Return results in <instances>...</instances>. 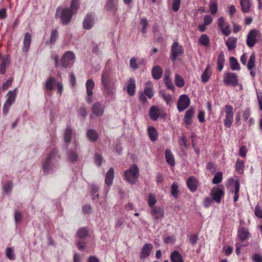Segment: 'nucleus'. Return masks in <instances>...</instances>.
Instances as JSON below:
<instances>
[{"label": "nucleus", "mask_w": 262, "mask_h": 262, "mask_svg": "<svg viewBox=\"0 0 262 262\" xmlns=\"http://www.w3.org/2000/svg\"><path fill=\"white\" fill-rule=\"evenodd\" d=\"M240 4L243 12L248 13L249 12L251 7L250 0H241Z\"/></svg>", "instance_id": "nucleus-32"}, {"label": "nucleus", "mask_w": 262, "mask_h": 262, "mask_svg": "<svg viewBox=\"0 0 262 262\" xmlns=\"http://www.w3.org/2000/svg\"><path fill=\"white\" fill-rule=\"evenodd\" d=\"M178 188V186L176 183H174L172 184L171 188V194L173 196H176L177 195Z\"/></svg>", "instance_id": "nucleus-63"}, {"label": "nucleus", "mask_w": 262, "mask_h": 262, "mask_svg": "<svg viewBox=\"0 0 262 262\" xmlns=\"http://www.w3.org/2000/svg\"><path fill=\"white\" fill-rule=\"evenodd\" d=\"M79 7V0H72L71 3L70 9L73 13L77 12Z\"/></svg>", "instance_id": "nucleus-45"}, {"label": "nucleus", "mask_w": 262, "mask_h": 262, "mask_svg": "<svg viewBox=\"0 0 262 262\" xmlns=\"http://www.w3.org/2000/svg\"><path fill=\"white\" fill-rule=\"evenodd\" d=\"M175 82L177 86L182 88L184 85V80L182 77L180 75L176 74L175 75Z\"/></svg>", "instance_id": "nucleus-44"}, {"label": "nucleus", "mask_w": 262, "mask_h": 262, "mask_svg": "<svg viewBox=\"0 0 262 262\" xmlns=\"http://www.w3.org/2000/svg\"><path fill=\"white\" fill-rule=\"evenodd\" d=\"M225 194V192L223 188L213 187L210 191V195L212 199L214 200L217 203H220L221 199Z\"/></svg>", "instance_id": "nucleus-9"}, {"label": "nucleus", "mask_w": 262, "mask_h": 262, "mask_svg": "<svg viewBox=\"0 0 262 262\" xmlns=\"http://www.w3.org/2000/svg\"><path fill=\"white\" fill-rule=\"evenodd\" d=\"M114 178V170L111 167L107 171L105 179V183L106 185L110 186L113 183Z\"/></svg>", "instance_id": "nucleus-22"}, {"label": "nucleus", "mask_w": 262, "mask_h": 262, "mask_svg": "<svg viewBox=\"0 0 262 262\" xmlns=\"http://www.w3.org/2000/svg\"><path fill=\"white\" fill-rule=\"evenodd\" d=\"M187 185L190 191H195L198 186L197 179L193 176L189 177L187 181Z\"/></svg>", "instance_id": "nucleus-16"}, {"label": "nucleus", "mask_w": 262, "mask_h": 262, "mask_svg": "<svg viewBox=\"0 0 262 262\" xmlns=\"http://www.w3.org/2000/svg\"><path fill=\"white\" fill-rule=\"evenodd\" d=\"M256 94L259 108L261 111H262V92H257Z\"/></svg>", "instance_id": "nucleus-64"}, {"label": "nucleus", "mask_w": 262, "mask_h": 262, "mask_svg": "<svg viewBox=\"0 0 262 262\" xmlns=\"http://www.w3.org/2000/svg\"><path fill=\"white\" fill-rule=\"evenodd\" d=\"M148 134L151 141H155L157 140L158 132L155 127L149 126L147 128Z\"/></svg>", "instance_id": "nucleus-27"}, {"label": "nucleus", "mask_w": 262, "mask_h": 262, "mask_svg": "<svg viewBox=\"0 0 262 262\" xmlns=\"http://www.w3.org/2000/svg\"><path fill=\"white\" fill-rule=\"evenodd\" d=\"M150 214L156 220H161L164 216V211L160 207H152L150 210Z\"/></svg>", "instance_id": "nucleus-12"}, {"label": "nucleus", "mask_w": 262, "mask_h": 262, "mask_svg": "<svg viewBox=\"0 0 262 262\" xmlns=\"http://www.w3.org/2000/svg\"><path fill=\"white\" fill-rule=\"evenodd\" d=\"M183 54V47L179 45L177 41L174 42L171 47V59L172 61H175L178 56L182 55Z\"/></svg>", "instance_id": "nucleus-8"}, {"label": "nucleus", "mask_w": 262, "mask_h": 262, "mask_svg": "<svg viewBox=\"0 0 262 262\" xmlns=\"http://www.w3.org/2000/svg\"><path fill=\"white\" fill-rule=\"evenodd\" d=\"M101 83L103 88V93L108 96H112L115 92V83L106 71L103 72L102 74Z\"/></svg>", "instance_id": "nucleus-1"}, {"label": "nucleus", "mask_w": 262, "mask_h": 262, "mask_svg": "<svg viewBox=\"0 0 262 262\" xmlns=\"http://www.w3.org/2000/svg\"><path fill=\"white\" fill-rule=\"evenodd\" d=\"M67 155L68 159L71 162H74L77 161L78 159V155L75 151L69 150Z\"/></svg>", "instance_id": "nucleus-47"}, {"label": "nucleus", "mask_w": 262, "mask_h": 262, "mask_svg": "<svg viewBox=\"0 0 262 262\" xmlns=\"http://www.w3.org/2000/svg\"><path fill=\"white\" fill-rule=\"evenodd\" d=\"M136 89L135 80L133 78H130L128 82L127 86V92L129 96H133L135 95Z\"/></svg>", "instance_id": "nucleus-24"}, {"label": "nucleus", "mask_w": 262, "mask_h": 262, "mask_svg": "<svg viewBox=\"0 0 262 262\" xmlns=\"http://www.w3.org/2000/svg\"><path fill=\"white\" fill-rule=\"evenodd\" d=\"M152 248V245L151 244H145L142 248V251L140 255L141 259H144L149 255L150 251Z\"/></svg>", "instance_id": "nucleus-17"}, {"label": "nucleus", "mask_w": 262, "mask_h": 262, "mask_svg": "<svg viewBox=\"0 0 262 262\" xmlns=\"http://www.w3.org/2000/svg\"><path fill=\"white\" fill-rule=\"evenodd\" d=\"M226 117H233V107L230 105H226L224 108Z\"/></svg>", "instance_id": "nucleus-46"}, {"label": "nucleus", "mask_w": 262, "mask_h": 262, "mask_svg": "<svg viewBox=\"0 0 262 262\" xmlns=\"http://www.w3.org/2000/svg\"><path fill=\"white\" fill-rule=\"evenodd\" d=\"M147 202L148 205L150 207L151 209L152 208V207H155L156 206H154V205L157 202V200L156 199L155 196L151 193L149 194Z\"/></svg>", "instance_id": "nucleus-52"}, {"label": "nucleus", "mask_w": 262, "mask_h": 262, "mask_svg": "<svg viewBox=\"0 0 262 262\" xmlns=\"http://www.w3.org/2000/svg\"><path fill=\"white\" fill-rule=\"evenodd\" d=\"M10 64V57L8 55L3 56L0 67V73L4 74L6 71V67Z\"/></svg>", "instance_id": "nucleus-23"}, {"label": "nucleus", "mask_w": 262, "mask_h": 262, "mask_svg": "<svg viewBox=\"0 0 262 262\" xmlns=\"http://www.w3.org/2000/svg\"><path fill=\"white\" fill-rule=\"evenodd\" d=\"M224 84L228 86H236L238 82L237 75L234 73H225L223 78Z\"/></svg>", "instance_id": "nucleus-6"}, {"label": "nucleus", "mask_w": 262, "mask_h": 262, "mask_svg": "<svg viewBox=\"0 0 262 262\" xmlns=\"http://www.w3.org/2000/svg\"><path fill=\"white\" fill-rule=\"evenodd\" d=\"M170 72L169 70H167L165 71V75H164V82L167 86V88L169 90H173L174 89V85L173 84L170 79Z\"/></svg>", "instance_id": "nucleus-26"}, {"label": "nucleus", "mask_w": 262, "mask_h": 262, "mask_svg": "<svg viewBox=\"0 0 262 262\" xmlns=\"http://www.w3.org/2000/svg\"><path fill=\"white\" fill-rule=\"evenodd\" d=\"M145 85L144 92H140L139 93V100L143 103L147 102L146 97L149 99H151L154 95L152 82L150 81H147Z\"/></svg>", "instance_id": "nucleus-5"}, {"label": "nucleus", "mask_w": 262, "mask_h": 262, "mask_svg": "<svg viewBox=\"0 0 262 262\" xmlns=\"http://www.w3.org/2000/svg\"><path fill=\"white\" fill-rule=\"evenodd\" d=\"M75 54L72 51L66 52L62 56L61 59V66L63 68H67L69 66L70 61H74Z\"/></svg>", "instance_id": "nucleus-11"}, {"label": "nucleus", "mask_w": 262, "mask_h": 262, "mask_svg": "<svg viewBox=\"0 0 262 262\" xmlns=\"http://www.w3.org/2000/svg\"><path fill=\"white\" fill-rule=\"evenodd\" d=\"M199 41L202 45L208 46H209L210 40L207 35L206 34H203L199 38Z\"/></svg>", "instance_id": "nucleus-43"}, {"label": "nucleus", "mask_w": 262, "mask_h": 262, "mask_svg": "<svg viewBox=\"0 0 262 262\" xmlns=\"http://www.w3.org/2000/svg\"><path fill=\"white\" fill-rule=\"evenodd\" d=\"M160 94L162 95L163 98L167 104L171 105V104H172L173 101L170 95L166 94L163 91H161Z\"/></svg>", "instance_id": "nucleus-41"}, {"label": "nucleus", "mask_w": 262, "mask_h": 262, "mask_svg": "<svg viewBox=\"0 0 262 262\" xmlns=\"http://www.w3.org/2000/svg\"><path fill=\"white\" fill-rule=\"evenodd\" d=\"M220 29L223 34H224L225 36H228L231 33V30L229 28V25L228 24Z\"/></svg>", "instance_id": "nucleus-59"}, {"label": "nucleus", "mask_w": 262, "mask_h": 262, "mask_svg": "<svg viewBox=\"0 0 262 262\" xmlns=\"http://www.w3.org/2000/svg\"><path fill=\"white\" fill-rule=\"evenodd\" d=\"M92 111L96 116H101L104 111V106L101 103L97 102L93 104Z\"/></svg>", "instance_id": "nucleus-14"}, {"label": "nucleus", "mask_w": 262, "mask_h": 262, "mask_svg": "<svg viewBox=\"0 0 262 262\" xmlns=\"http://www.w3.org/2000/svg\"><path fill=\"white\" fill-rule=\"evenodd\" d=\"M73 14L69 8L58 7L56 10V16L60 19L62 24L67 25L71 21Z\"/></svg>", "instance_id": "nucleus-2"}, {"label": "nucleus", "mask_w": 262, "mask_h": 262, "mask_svg": "<svg viewBox=\"0 0 262 262\" xmlns=\"http://www.w3.org/2000/svg\"><path fill=\"white\" fill-rule=\"evenodd\" d=\"M139 170L136 165H132L129 169L126 170L124 177L126 181L132 184L136 183L139 176Z\"/></svg>", "instance_id": "nucleus-4"}, {"label": "nucleus", "mask_w": 262, "mask_h": 262, "mask_svg": "<svg viewBox=\"0 0 262 262\" xmlns=\"http://www.w3.org/2000/svg\"><path fill=\"white\" fill-rule=\"evenodd\" d=\"M190 99L187 95H181L178 100L177 108L181 112L186 110L190 105Z\"/></svg>", "instance_id": "nucleus-7"}, {"label": "nucleus", "mask_w": 262, "mask_h": 262, "mask_svg": "<svg viewBox=\"0 0 262 262\" xmlns=\"http://www.w3.org/2000/svg\"><path fill=\"white\" fill-rule=\"evenodd\" d=\"M94 16L92 14H88L83 21V27L84 29L89 30L94 25Z\"/></svg>", "instance_id": "nucleus-13"}, {"label": "nucleus", "mask_w": 262, "mask_h": 262, "mask_svg": "<svg viewBox=\"0 0 262 262\" xmlns=\"http://www.w3.org/2000/svg\"><path fill=\"white\" fill-rule=\"evenodd\" d=\"M171 262H183L181 254L177 251L172 252L170 255Z\"/></svg>", "instance_id": "nucleus-35"}, {"label": "nucleus", "mask_w": 262, "mask_h": 262, "mask_svg": "<svg viewBox=\"0 0 262 262\" xmlns=\"http://www.w3.org/2000/svg\"><path fill=\"white\" fill-rule=\"evenodd\" d=\"M78 116L85 118L87 116L86 109L84 106L80 107L78 111Z\"/></svg>", "instance_id": "nucleus-57"}, {"label": "nucleus", "mask_w": 262, "mask_h": 262, "mask_svg": "<svg viewBox=\"0 0 262 262\" xmlns=\"http://www.w3.org/2000/svg\"><path fill=\"white\" fill-rule=\"evenodd\" d=\"M222 173L221 172H218L214 176L212 182L214 184H217L220 183L222 181Z\"/></svg>", "instance_id": "nucleus-50"}, {"label": "nucleus", "mask_w": 262, "mask_h": 262, "mask_svg": "<svg viewBox=\"0 0 262 262\" xmlns=\"http://www.w3.org/2000/svg\"><path fill=\"white\" fill-rule=\"evenodd\" d=\"M55 83V79L53 77H50L47 78L45 84V89L47 91H52Z\"/></svg>", "instance_id": "nucleus-28"}, {"label": "nucleus", "mask_w": 262, "mask_h": 262, "mask_svg": "<svg viewBox=\"0 0 262 262\" xmlns=\"http://www.w3.org/2000/svg\"><path fill=\"white\" fill-rule=\"evenodd\" d=\"M163 70L159 66H154L151 70V75L154 79H160L162 75Z\"/></svg>", "instance_id": "nucleus-21"}, {"label": "nucleus", "mask_w": 262, "mask_h": 262, "mask_svg": "<svg viewBox=\"0 0 262 262\" xmlns=\"http://www.w3.org/2000/svg\"><path fill=\"white\" fill-rule=\"evenodd\" d=\"M12 188V183L11 182H9L7 183L3 187L4 191L8 193L10 192Z\"/></svg>", "instance_id": "nucleus-61"}, {"label": "nucleus", "mask_w": 262, "mask_h": 262, "mask_svg": "<svg viewBox=\"0 0 262 262\" xmlns=\"http://www.w3.org/2000/svg\"><path fill=\"white\" fill-rule=\"evenodd\" d=\"M249 232L248 230L245 228L239 229L238 231V236L241 242H244L249 237Z\"/></svg>", "instance_id": "nucleus-30"}, {"label": "nucleus", "mask_w": 262, "mask_h": 262, "mask_svg": "<svg viewBox=\"0 0 262 262\" xmlns=\"http://www.w3.org/2000/svg\"><path fill=\"white\" fill-rule=\"evenodd\" d=\"M90 192L92 195V200L95 201L99 199V195L97 194L95 195V194L97 193L99 191V187L96 185L92 184L90 186Z\"/></svg>", "instance_id": "nucleus-36"}, {"label": "nucleus", "mask_w": 262, "mask_h": 262, "mask_svg": "<svg viewBox=\"0 0 262 262\" xmlns=\"http://www.w3.org/2000/svg\"><path fill=\"white\" fill-rule=\"evenodd\" d=\"M72 135V128L70 126H68L66 128L64 134V140L67 143L69 144L71 142Z\"/></svg>", "instance_id": "nucleus-38"}, {"label": "nucleus", "mask_w": 262, "mask_h": 262, "mask_svg": "<svg viewBox=\"0 0 262 262\" xmlns=\"http://www.w3.org/2000/svg\"><path fill=\"white\" fill-rule=\"evenodd\" d=\"M259 35V31L255 29H252L249 32L246 41L247 45L249 47L252 48L254 46Z\"/></svg>", "instance_id": "nucleus-10"}, {"label": "nucleus", "mask_w": 262, "mask_h": 262, "mask_svg": "<svg viewBox=\"0 0 262 262\" xmlns=\"http://www.w3.org/2000/svg\"><path fill=\"white\" fill-rule=\"evenodd\" d=\"M237 40V38L234 37H230L228 39L225 43L228 48V50L231 51L236 48Z\"/></svg>", "instance_id": "nucleus-29"}, {"label": "nucleus", "mask_w": 262, "mask_h": 262, "mask_svg": "<svg viewBox=\"0 0 262 262\" xmlns=\"http://www.w3.org/2000/svg\"><path fill=\"white\" fill-rule=\"evenodd\" d=\"M57 154V151L54 149L48 155L42 165L43 170L45 172L48 173L52 171L56 168L55 161Z\"/></svg>", "instance_id": "nucleus-3"}, {"label": "nucleus", "mask_w": 262, "mask_h": 262, "mask_svg": "<svg viewBox=\"0 0 262 262\" xmlns=\"http://www.w3.org/2000/svg\"><path fill=\"white\" fill-rule=\"evenodd\" d=\"M105 7L107 10L111 11H115L116 9L114 0H107Z\"/></svg>", "instance_id": "nucleus-49"}, {"label": "nucleus", "mask_w": 262, "mask_h": 262, "mask_svg": "<svg viewBox=\"0 0 262 262\" xmlns=\"http://www.w3.org/2000/svg\"><path fill=\"white\" fill-rule=\"evenodd\" d=\"M231 69L232 70H239L240 66L237 59L234 57H231L229 59Z\"/></svg>", "instance_id": "nucleus-40"}, {"label": "nucleus", "mask_w": 262, "mask_h": 262, "mask_svg": "<svg viewBox=\"0 0 262 262\" xmlns=\"http://www.w3.org/2000/svg\"><path fill=\"white\" fill-rule=\"evenodd\" d=\"M194 113V111L193 108H190L186 111L184 118L186 124L188 125L192 123V118L193 116Z\"/></svg>", "instance_id": "nucleus-25"}, {"label": "nucleus", "mask_w": 262, "mask_h": 262, "mask_svg": "<svg viewBox=\"0 0 262 262\" xmlns=\"http://www.w3.org/2000/svg\"><path fill=\"white\" fill-rule=\"evenodd\" d=\"M31 42V35L29 33H25L23 40L24 46L22 48V51L23 52H28L30 48Z\"/></svg>", "instance_id": "nucleus-18"}, {"label": "nucleus", "mask_w": 262, "mask_h": 262, "mask_svg": "<svg viewBox=\"0 0 262 262\" xmlns=\"http://www.w3.org/2000/svg\"><path fill=\"white\" fill-rule=\"evenodd\" d=\"M6 255L8 259L11 260H14L15 259V256L14 254L13 249L11 247L7 248L6 249Z\"/></svg>", "instance_id": "nucleus-48"}, {"label": "nucleus", "mask_w": 262, "mask_h": 262, "mask_svg": "<svg viewBox=\"0 0 262 262\" xmlns=\"http://www.w3.org/2000/svg\"><path fill=\"white\" fill-rule=\"evenodd\" d=\"M244 167V161L237 159L235 164V169L238 172H240L243 170Z\"/></svg>", "instance_id": "nucleus-54"}, {"label": "nucleus", "mask_w": 262, "mask_h": 262, "mask_svg": "<svg viewBox=\"0 0 262 262\" xmlns=\"http://www.w3.org/2000/svg\"><path fill=\"white\" fill-rule=\"evenodd\" d=\"M58 36V32L56 29L53 30L51 33L50 42L51 44H54Z\"/></svg>", "instance_id": "nucleus-51"}, {"label": "nucleus", "mask_w": 262, "mask_h": 262, "mask_svg": "<svg viewBox=\"0 0 262 262\" xmlns=\"http://www.w3.org/2000/svg\"><path fill=\"white\" fill-rule=\"evenodd\" d=\"M160 110L158 108L157 106L152 105L149 108V116L152 120H157L160 116Z\"/></svg>", "instance_id": "nucleus-20"}, {"label": "nucleus", "mask_w": 262, "mask_h": 262, "mask_svg": "<svg viewBox=\"0 0 262 262\" xmlns=\"http://www.w3.org/2000/svg\"><path fill=\"white\" fill-rule=\"evenodd\" d=\"M233 117H225L224 120V125L226 127H230L233 122Z\"/></svg>", "instance_id": "nucleus-62"}, {"label": "nucleus", "mask_w": 262, "mask_h": 262, "mask_svg": "<svg viewBox=\"0 0 262 262\" xmlns=\"http://www.w3.org/2000/svg\"><path fill=\"white\" fill-rule=\"evenodd\" d=\"M94 159L96 164L97 166H100L102 162V157L101 155L96 153L95 155Z\"/></svg>", "instance_id": "nucleus-60"}, {"label": "nucleus", "mask_w": 262, "mask_h": 262, "mask_svg": "<svg viewBox=\"0 0 262 262\" xmlns=\"http://www.w3.org/2000/svg\"><path fill=\"white\" fill-rule=\"evenodd\" d=\"M17 91V89L15 88L13 90H11L8 92L6 95L7 99L5 103L11 105L15 102L16 97Z\"/></svg>", "instance_id": "nucleus-15"}, {"label": "nucleus", "mask_w": 262, "mask_h": 262, "mask_svg": "<svg viewBox=\"0 0 262 262\" xmlns=\"http://www.w3.org/2000/svg\"><path fill=\"white\" fill-rule=\"evenodd\" d=\"M209 9L212 14H215L217 11V3L215 0L212 1L209 3Z\"/></svg>", "instance_id": "nucleus-42"}, {"label": "nucleus", "mask_w": 262, "mask_h": 262, "mask_svg": "<svg viewBox=\"0 0 262 262\" xmlns=\"http://www.w3.org/2000/svg\"><path fill=\"white\" fill-rule=\"evenodd\" d=\"M181 0H173L172 6V9L173 11L177 12L179 10L180 6Z\"/></svg>", "instance_id": "nucleus-58"}, {"label": "nucleus", "mask_w": 262, "mask_h": 262, "mask_svg": "<svg viewBox=\"0 0 262 262\" xmlns=\"http://www.w3.org/2000/svg\"><path fill=\"white\" fill-rule=\"evenodd\" d=\"M86 136L92 142L96 141L98 138V135L96 131L93 129H90L87 131Z\"/></svg>", "instance_id": "nucleus-33"}, {"label": "nucleus", "mask_w": 262, "mask_h": 262, "mask_svg": "<svg viewBox=\"0 0 262 262\" xmlns=\"http://www.w3.org/2000/svg\"><path fill=\"white\" fill-rule=\"evenodd\" d=\"M88 234V230L85 228H80L77 231V236L81 238L86 237Z\"/></svg>", "instance_id": "nucleus-53"}, {"label": "nucleus", "mask_w": 262, "mask_h": 262, "mask_svg": "<svg viewBox=\"0 0 262 262\" xmlns=\"http://www.w3.org/2000/svg\"><path fill=\"white\" fill-rule=\"evenodd\" d=\"M130 67L133 69H137L139 68L137 64V60L135 57H132L129 61Z\"/></svg>", "instance_id": "nucleus-55"}, {"label": "nucleus", "mask_w": 262, "mask_h": 262, "mask_svg": "<svg viewBox=\"0 0 262 262\" xmlns=\"http://www.w3.org/2000/svg\"><path fill=\"white\" fill-rule=\"evenodd\" d=\"M211 71L209 70V66H208L205 69V71L203 73L201 76V80L203 83L207 82L211 75Z\"/></svg>", "instance_id": "nucleus-34"}, {"label": "nucleus", "mask_w": 262, "mask_h": 262, "mask_svg": "<svg viewBox=\"0 0 262 262\" xmlns=\"http://www.w3.org/2000/svg\"><path fill=\"white\" fill-rule=\"evenodd\" d=\"M148 21L146 18L143 17L140 21V24L142 27V32L145 33L146 32V27L147 26Z\"/></svg>", "instance_id": "nucleus-56"}, {"label": "nucleus", "mask_w": 262, "mask_h": 262, "mask_svg": "<svg viewBox=\"0 0 262 262\" xmlns=\"http://www.w3.org/2000/svg\"><path fill=\"white\" fill-rule=\"evenodd\" d=\"M225 62V58H224V55L223 52H221L219 54L217 60V67L218 69L220 71H221L224 67Z\"/></svg>", "instance_id": "nucleus-39"}, {"label": "nucleus", "mask_w": 262, "mask_h": 262, "mask_svg": "<svg viewBox=\"0 0 262 262\" xmlns=\"http://www.w3.org/2000/svg\"><path fill=\"white\" fill-rule=\"evenodd\" d=\"M94 88V82L92 79H89L86 82V93L88 95H93V90Z\"/></svg>", "instance_id": "nucleus-37"}, {"label": "nucleus", "mask_w": 262, "mask_h": 262, "mask_svg": "<svg viewBox=\"0 0 262 262\" xmlns=\"http://www.w3.org/2000/svg\"><path fill=\"white\" fill-rule=\"evenodd\" d=\"M165 158L166 162L171 166L175 165V160L170 149L165 151Z\"/></svg>", "instance_id": "nucleus-31"}, {"label": "nucleus", "mask_w": 262, "mask_h": 262, "mask_svg": "<svg viewBox=\"0 0 262 262\" xmlns=\"http://www.w3.org/2000/svg\"><path fill=\"white\" fill-rule=\"evenodd\" d=\"M255 67V55L252 53L249 59L247 65V69L250 71V75L252 77L255 76V73L252 71V69Z\"/></svg>", "instance_id": "nucleus-19"}]
</instances>
